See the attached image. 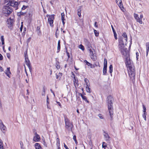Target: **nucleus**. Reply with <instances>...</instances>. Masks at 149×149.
Wrapping results in <instances>:
<instances>
[{
	"mask_svg": "<svg viewBox=\"0 0 149 149\" xmlns=\"http://www.w3.org/2000/svg\"><path fill=\"white\" fill-rule=\"evenodd\" d=\"M130 80L132 81L133 84L135 81V77L136 75V70L134 66L130 67L127 68Z\"/></svg>",
	"mask_w": 149,
	"mask_h": 149,
	"instance_id": "obj_1",
	"label": "nucleus"
},
{
	"mask_svg": "<svg viewBox=\"0 0 149 149\" xmlns=\"http://www.w3.org/2000/svg\"><path fill=\"white\" fill-rule=\"evenodd\" d=\"M112 97L111 96H109L107 97V103L108 106V109L109 111L111 119H113V103L112 102Z\"/></svg>",
	"mask_w": 149,
	"mask_h": 149,
	"instance_id": "obj_2",
	"label": "nucleus"
},
{
	"mask_svg": "<svg viewBox=\"0 0 149 149\" xmlns=\"http://www.w3.org/2000/svg\"><path fill=\"white\" fill-rule=\"evenodd\" d=\"M65 127L68 130H70L72 132V128L73 127V126L72 123H71L66 117H65Z\"/></svg>",
	"mask_w": 149,
	"mask_h": 149,
	"instance_id": "obj_3",
	"label": "nucleus"
},
{
	"mask_svg": "<svg viewBox=\"0 0 149 149\" xmlns=\"http://www.w3.org/2000/svg\"><path fill=\"white\" fill-rule=\"evenodd\" d=\"M24 57L25 59V62L26 63V65L28 67L29 70L31 71V63L29 59L28 55L27 54V50L24 52Z\"/></svg>",
	"mask_w": 149,
	"mask_h": 149,
	"instance_id": "obj_4",
	"label": "nucleus"
},
{
	"mask_svg": "<svg viewBox=\"0 0 149 149\" xmlns=\"http://www.w3.org/2000/svg\"><path fill=\"white\" fill-rule=\"evenodd\" d=\"M7 5L16 8L15 10H17L18 8V3L17 1L14 0H9Z\"/></svg>",
	"mask_w": 149,
	"mask_h": 149,
	"instance_id": "obj_5",
	"label": "nucleus"
},
{
	"mask_svg": "<svg viewBox=\"0 0 149 149\" xmlns=\"http://www.w3.org/2000/svg\"><path fill=\"white\" fill-rule=\"evenodd\" d=\"M3 11L4 13L8 15L10 14L13 11V9L11 7L7 6H5L3 8Z\"/></svg>",
	"mask_w": 149,
	"mask_h": 149,
	"instance_id": "obj_6",
	"label": "nucleus"
},
{
	"mask_svg": "<svg viewBox=\"0 0 149 149\" xmlns=\"http://www.w3.org/2000/svg\"><path fill=\"white\" fill-rule=\"evenodd\" d=\"M7 26L10 30L13 29V26L14 25V19L10 17L7 20Z\"/></svg>",
	"mask_w": 149,
	"mask_h": 149,
	"instance_id": "obj_7",
	"label": "nucleus"
},
{
	"mask_svg": "<svg viewBox=\"0 0 149 149\" xmlns=\"http://www.w3.org/2000/svg\"><path fill=\"white\" fill-rule=\"evenodd\" d=\"M125 63L127 68H130V67L134 66L133 64L131 62V61L130 59V57L125 58Z\"/></svg>",
	"mask_w": 149,
	"mask_h": 149,
	"instance_id": "obj_8",
	"label": "nucleus"
},
{
	"mask_svg": "<svg viewBox=\"0 0 149 149\" xmlns=\"http://www.w3.org/2000/svg\"><path fill=\"white\" fill-rule=\"evenodd\" d=\"M49 16L48 19V22L50 26H53V23L54 22V15H47V17Z\"/></svg>",
	"mask_w": 149,
	"mask_h": 149,
	"instance_id": "obj_9",
	"label": "nucleus"
},
{
	"mask_svg": "<svg viewBox=\"0 0 149 149\" xmlns=\"http://www.w3.org/2000/svg\"><path fill=\"white\" fill-rule=\"evenodd\" d=\"M119 43L120 45H124L127 43V40L126 38H123V37H120L119 39Z\"/></svg>",
	"mask_w": 149,
	"mask_h": 149,
	"instance_id": "obj_10",
	"label": "nucleus"
},
{
	"mask_svg": "<svg viewBox=\"0 0 149 149\" xmlns=\"http://www.w3.org/2000/svg\"><path fill=\"white\" fill-rule=\"evenodd\" d=\"M122 55L125 56V58L130 57L129 52L128 51L127 48L125 49L123 51L121 52Z\"/></svg>",
	"mask_w": 149,
	"mask_h": 149,
	"instance_id": "obj_11",
	"label": "nucleus"
},
{
	"mask_svg": "<svg viewBox=\"0 0 149 149\" xmlns=\"http://www.w3.org/2000/svg\"><path fill=\"white\" fill-rule=\"evenodd\" d=\"M116 1V3L120 7V9L122 11H124V9L121 0H117V1Z\"/></svg>",
	"mask_w": 149,
	"mask_h": 149,
	"instance_id": "obj_12",
	"label": "nucleus"
},
{
	"mask_svg": "<svg viewBox=\"0 0 149 149\" xmlns=\"http://www.w3.org/2000/svg\"><path fill=\"white\" fill-rule=\"evenodd\" d=\"M35 136L33 137V140L35 142H38L40 139V135L38 134L36 132L35 133Z\"/></svg>",
	"mask_w": 149,
	"mask_h": 149,
	"instance_id": "obj_13",
	"label": "nucleus"
},
{
	"mask_svg": "<svg viewBox=\"0 0 149 149\" xmlns=\"http://www.w3.org/2000/svg\"><path fill=\"white\" fill-rule=\"evenodd\" d=\"M84 42L88 48H90L92 47L91 43L86 38H84Z\"/></svg>",
	"mask_w": 149,
	"mask_h": 149,
	"instance_id": "obj_14",
	"label": "nucleus"
},
{
	"mask_svg": "<svg viewBox=\"0 0 149 149\" xmlns=\"http://www.w3.org/2000/svg\"><path fill=\"white\" fill-rule=\"evenodd\" d=\"M134 15L135 18L136 20V22L139 23L140 24H142V23L143 22L142 21V19L139 18L138 14L134 13Z\"/></svg>",
	"mask_w": 149,
	"mask_h": 149,
	"instance_id": "obj_15",
	"label": "nucleus"
},
{
	"mask_svg": "<svg viewBox=\"0 0 149 149\" xmlns=\"http://www.w3.org/2000/svg\"><path fill=\"white\" fill-rule=\"evenodd\" d=\"M107 61L106 60V63L104 64L103 70V73L104 75H106L107 73Z\"/></svg>",
	"mask_w": 149,
	"mask_h": 149,
	"instance_id": "obj_16",
	"label": "nucleus"
},
{
	"mask_svg": "<svg viewBox=\"0 0 149 149\" xmlns=\"http://www.w3.org/2000/svg\"><path fill=\"white\" fill-rule=\"evenodd\" d=\"M10 68L8 67L7 68L6 70H5V73L6 74L7 76L9 78L10 77V74H11V72L10 70Z\"/></svg>",
	"mask_w": 149,
	"mask_h": 149,
	"instance_id": "obj_17",
	"label": "nucleus"
},
{
	"mask_svg": "<svg viewBox=\"0 0 149 149\" xmlns=\"http://www.w3.org/2000/svg\"><path fill=\"white\" fill-rule=\"evenodd\" d=\"M104 133L103 135L105 140L106 141H109V139L110 138V137L108 134L104 131Z\"/></svg>",
	"mask_w": 149,
	"mask_h": 149,
	"instance_id": "obj_18",
	"label": "nucleus"
},
{
	"mask_svg": "<svg viewBox=\"0 0 149 149\" xmlns=\"http://www.w3.org/2000/svg\"><path fill=\"white\" fill-rule=\"evenodd\" d=\"M0 128L1 131H5L6 129V126L2 122L0 123Z\"/></svg>",
	"mask_w": 149,
	"mask_h": 149,
	"instance_id": "obj_19",
	"label": "nucleus"
},
{
	"mask_svg": "<svg viewBox=\"0 0 149 149\" xmlns=\"http://www.w3.org/2000/svg\"><path fill=\"white\" fill-rule=\"evenodd\" d=\"M78 80L77 79V78L76 77H74V80L73 82L74 86L76 87V86H78L79 85V84L78 83Z\"/></svg>",
	"mask_w": 149,
	"mask_h": 149,
	"instance_id": "obj_20",
	"label": "nucleus"
},
{
	"mask_svg": "<svg viewBox=\"0 0 149 149\" xmlns=\"http://www.w3.org/2000/svg\"><path fill=\"white\" fill-rule=\"evenodd\" d=\"M35 147L36 149H42L40 144L38 143H36L35 144Z\"/></svg>",
	"mask_w": 149,
	"mask_h": 149,
	"instance_id": "obj_21",
	"label": "nucleus"
},
{
	"mask_svg": "<svg viewBox=\"0 0 149 149\" xmlns=\"http://www.w3.org/2000/svg\"><path fill=\"white\" fill-rule=\"evenodd\" d=\"M146 56H147L149 50V42L146 43Z\"/></svg>",
	"mask_w": 149,
	"mask_h": 149,
	"instance_id": "obj_22",
	"label": "nucleus"
},
{
	"mask_svg": "<svg viewBox=\"0 0 149 149\" xmlns=\"http://www.w3.org/2000/svg\"><path fill=\"white\" fill-rule=\"evenodd\" d=\"M124 45H120L119 44L118 45V47L119 49L120 50V52H121V51H123L124 49H125V48H124Z\"/></svg>",
	"mask_w": 149,
	"mask_h": 149,
	"instance_id": "obj_23",
	"label": "nucleus"
},
{
	"mask_svg": "<svg viewBox=\"0 0 149 149\" xmlns=\"http://www.w3.org/2000/svg\"><path fill=\"white\" fill-rule=\"evenodd\" d=\"M61 49V45H60V41L59 40L58 42V46H57V53H58L59 52L60 50Z\"/></svg>",
	"mask_w": 149,
	"mask_h": 149,
	"instance_id": "obj_24",
	"label": "nucleus"
},
{
	"mask_svg": "<svg viewBox=\"0 0 149 149\" xmlns=\"http://www.w3.org/2000/svg\"><path fill=\"white\" fill-rule=\"evenodd\" d=\"M90 86H86V89L87 92L91 93V90L90 88Z\"/></svg>",
	"mask_w": 149,
	"mask_h": 149,
	"instance_id": "obj_25",
	"label": "nucleus"
},
{
	"mask_svg": "<svg viewBox=\"0 0 149 149\" xmlns=\"http://www.w3.org/2000/svg\"><path fill=\"white\" fill-rule=\"evenodd\" d=\"M59 62L58 61H57L55 65L56 68H57V69H59L60 68V66L59 65Z\"/></svg>",
	"mask_w": 149,
	"mask_h": 149,
	"instance_id": "obj_26",
	"label": "nucleus"
},
{
	"mask_svg": "<svg viewBox=\"0 0 149 149\" xmlns=\"http://www.w3.org/2000/svg\"><path fill=\"white\" fill-rule=\"evenodd\" d=\"M84 81L86 84V86H90L89 81L87 78H85Z\"/></svg>",
	"mask_w": 149,
	"mask_h": 149,
	"instance_id": "obj_27",
	"label": "nucleus"
},
{
	"mask_svg": "<svg viewBox=\"0 0 149 149\" xmlns=\"http://www.w3.org/2000/svg\"><path fill=\"white\" fill-rule=\"evenodd\" d=\"M26 14L25 12H23L22 11H20L19 12L17 13V15L19 16H21L22 15H24Z\"/></svg>",
	"mask_w": 149,
	"mask_h": 149,
	"instance_id": "obj_28",
	"label": "nucleus"
},
{
	"mask_svg": "<svg viewBox=\"0 0 149 149\" xmlns=\"http://www.w3.org/2000/svg\"><path fill=\"white\" fill-rule=\"evenodd\" d=\"M81 7L80 6L79 8H78L77 9V15L79 16V17H81Z\"/></svg>",
	"mask_w": 149,
	"mask_h": 149,
	"instance_id": "obj_29",
	"label": "nucleus"
},
{
	"mask_svg": "<svg viewBox=\"0 0 149 149\" xmlns=\"http://www.w3.org/2000/svg\"><path fill=\"white\" fill-rule=\"evenodd\" d=\"M91 58L93 61H96L97 59V56L95 55H94V54L91 56Z\"/></svg>",
	"mask_w": 149,
	"mask_h": 149,
	"instance_id": "obj_30",
	"label": "nucleus"
},
{
	"mask_svg": "<svg viewBox=\"0 0 149 149\" xmlns=\"http://www.w3.org/2000/svg\"><path fill=\"white\" fill-rule=\"evenodd\" d=\"M0 148L1 149H3V142L1 139H0Z\"/></svg>",
	"mask_w": 149,
	"mask_h": 149,
	"instance_id": "obj_31",
	"label": "nucleus"
},
{
	"mask_svg": "<svg viewBox=\"0 0 149 149\" xmlns=\"http://www.w3.org/2000/svg\"><path fill=\"white\" fill-rule=\"evenodd\" d=\"M88 66H89L91 68H95L94 65H93V64L89 62L87 65Z\"/></svg>",
	"mask_w": 149,
	"mask_h": 149,
	"instance_id": "obj_32",
	"label": "nucleus"
},
{
	"mask_svg": "<svg viewBox=\"0 0 149 149\" xmlns=\"http://www.w3.org/2000/svg\"><path fill=\"white\" fill-rule=\"evenodd\" d=\"M109 71L110 73H111L113 71V66L112 65H110L109 67Z\"/></svg>",
	"mask_w": 149,
	"mask_h": 149,
	"instance_id": "obj_33",
	"label": "nucleus"
},
{
	"mask_svg": "<svg viewBox=\"0 0 149 149\" xmlns=\"http://www.w3.org/2000/svg\"><path fill=\"white\" fill-rule=\"evenodd\" d=\"M56 145L57 146H60V139L58 138L56 139Z\"/></svg>",
	"mask_w": 149,
	"mask_h": 149,
	"instance_id": "obj_34",
	"label": "nucleus"
},
{
	"mask_svg": "<svg viewBox=\"0 0 149 149\" xmlns=\"http://www.w3.org/2000/svg\"><path fill=\"white\" fill-rule=\"evenodd\" d=\"M94 33L96 36H99V32L96 30H94Z\"/></svg>",
	"mask_w": 149,
	"mask_h": 149,
	"instance_id": "obj_35",
	"label": "nucleus"
},
{
	"mask_svg": "<svg viewBox=\"0 0 149 149\" xmlns=\"http://www.w3.org/2000/svg\"><path fill=\"white\" fill-rule=\"evenodd\" d=\"M61 16L62 20H65V19H64L65 14L63 13H61Z\"/></svg>",
	"mask_w": 149,
	"mask_h": 149,
	"instance_id": "obj_36",
	"label": "nucleus"
},
{
	"mask_svg": "<svg viewBox=\"0 0 149 149\" xmlns=\"http://www.w3.org/2000/svg\"><path fill=\"white\" fill-rule=\"evenodd\" d=\"M122 36L123 37V38H126V39L127 40V36L126 33H123V34Z\"/></svg>",
	"mask_w": 149,
	"mask_h": 149,
	"instance_id": "obj_37",
	"label": "nucleus"
},
{
	"mask_svg": "<svg viewBox=\"0 0 149 149\" xmlns=\"http://www.w3.org/2000/svg\"><path fill=\"white\" fill-rule=\"evenodd\" d=\"M32 16V13H29L26 15V16L29 18H31Z\"/></svg>",
	"mask_w": 149,
	"mask_h": 149,
	"instance_id": "obj_38",
	"label": "nucleus"
},
{
	"mask_svg": "<svg viewBox=\"0 0 149 149\" xmlns=\"http://www.w3.org/2000/svg\"><path fill=\"white\" fill-rule=\"evenodd\" d=\"M147 115V113H144L143 114L142 116L143 118H144V120L145 121L146 120V115Z\"/></svg>",
	"mask_w": 149,
	"mask_h": 149,
	"instance_id": "obj_39",
	"label": "nucleus"
},
{
	"mask_svg": "<svg viewBox=\"0 0 149 149\" xmlns=\"http://www.w3.org/2000/svg\"><path fill=\"white\" fill-rule=\"evenodd\" d=\"M83 97L82 98V99L84 100L86 102H87V103H88L89 102V101H88V100H87V98L86 97V96H84V97Z\"/></svg>",
	"mask_w": 149,
	"mask_h": 149,
	"instance_id": "obj_40",
	"label": "nucleus"
},
{
	"mask_svg": "<svg viewBox=\"0 0 149 149\" xmlns=\"http://www.w3.org/2000/svg\"><path fill=\"white\" fill-rule=\"evenodd\" d=\"M79 48L81 49L82 50H84L85 49L84 47V46L82 45L81 44L79 45Z\"/></svg>",
	"mask_w": 149,
	"mask_h": 149,
	"instance_id": "obj_41",
	"label": "nucleus"
},
{
	"mask_svg": "<svg viewBox=\"0 0 149 149\" xmlns=\"http://www.w3.org/2000/svg\"><path fill=\"white\" fill-rule=\"evenodd\" d=\"M62 74H63L62 73H61V72H59L58 73V76H59V80H60L61 79V77L62 76Z\"/></svg>",
	"mask_w": 149,
	"mask_h": 149,
	"instance_id": "obj_42",
	"label": "nucleus"
},
{
	"mask_svg": "<svg viewBox=\"0 0 149 149\" xmlns=\"http://www.w3.org/2000/svg\"><path fill=\"white\" fill-rule=\"evenodd\" d=\"M143 112L144 113H146V109L145 106L143 104Z\"/></svg>",
	"mask_w": 149,
	"mask_h": 149,
	"instance_id": "obj_43",
	"label": "nucleus"
},
{
	"mask_svg": "<svg viewBox=\"0 0 149 149\" xmlns=\"http://www.w3.org/2000/svg\"><path fill=\"white\" fill-rule=\"evenodd\" d=\"M49 99L48 97V95L47 96V104H49Z\"/></svg>",
	"mask_w": 149,
	"mask_h": 149,
	"instance_id": "obj_44",
	"label": "nucleus"
},
{
	"mask_svg": "<svg viewBox=\"0 0 149 149\" xmlns=\"http://www.w3.org/2000/svg\"><path fill=\"white\" fill-rule=\"evenodd\" d=\"M89 49V52L91 56L92 55H93L94 54L92 50L91 49V48Z\"/></svg>",
	"mask_w": 149,
	"mask_h": 149,
	"instance_id": "obj_45",
	"label": "nucleus"
},
{
	"mask_svg": "<svg viewBox=\"0 0 149 149\" xmlns=\"http://www.w3.org/2000/svg\"><path fill=\"white\" fill-rule=\"evenodd\" d=\"M6 56H7V58H9V59H10V54H9V53H7L6 54Z\"/></svg>",
	"mask_w": 149,
	"mask_h": 149,
	"instance_id": "obj_46",
	"label": "nucleus"
},
{
	"mask_svg": "<svg viewBox=\"0 0 149 149\" xmlns=\"http://www.w3.org/2000/svg\"><path fill=\"white\" fill-rule=\"evenodd\" d=\"M1 42L4 41V39L3 36H2L1 37Z\"/></svg>",
	"mask_w": 149,
	"mask_h": 149,
	"instance_id": "obj_47",
	"label": "nucleus"
},
{
	"mask_svg": "<svg viewBox=\"0 0 149 149\" xmlns=\"http://www.w3.org/2000/svg\"><path fill=\"white\" fill-rule=\"evenodd\" d=\"M113 33V34H114V38H115L116 40L117 39V34H116V32H115Z\"/></svg>",
	"mask_w": 149,
	"mask_h": 149,
	"instance_id": "obj_48",
	"label": "nucleus"
},
{
	"mask_svg": "<svg viewBox=\"0 0 149 149\" xmlns=\"http://www.w3.org/2000/svg\"><path fill=\"white\" fill-rule=\"evenodd\" d=\"M27 7V6L24 5L23 6V7L22 8V10H24L26 9Z\"/></svg>",
	"mask_w": 149,
	"mask_h": 149,
	"instance_id": "obj_49",
	"label": "nucleus"
},
{
	"mask_svg": "<svg viewBox=\"0 0 149 149\" xmlns=\"http://www.w3.org/2000/svg\"><path fill=\"white\" fill-rule=\"evenodd\" d=\"M40 27L38 26L37 27V32H40Z\"/></svg>",
	"mask_w": 149,
	"mask_h": 149,
	"instance_id": "obj_50",
	"label": "nucleus"
},
{
	"mask_svg": "<svg viewBox=\"0 0 149 149\" xmlns=\"http://www.w3.org/2000/svg\"><path fill=\"white\" fill-rule=\"evenodd\" d=\"M31 38H28V39L26 41V42L27 43V44H28L29 42H30V41H31Z\"/></svg>",
	"mask_w": 149,
	"mask_h": 149,
	"instance_id": "obj_51",
	"label": "nucleus"
},
{
	"mask_svg": "<svg viewBox=\"0 0 149 149\" xmlns=\"http://www.w3.org/2000/svg\"><path fill=\"white\" fill-rule=\"evenodd\" d=\"M98 116L100 117V118L101 119H103V117L102 116V114H99L98 115Z\"/></svg>",
	"mask_w": 149,
	"mask_h": 149,
	"instance_id": "obj_52",
	"label": "nucleus"
},
{
	"mask_svg": "<svg viewBox=\"0 0 149 149\" xmlns=\"http://www.w3.org/2000/svg\"><path fill=\"white\" fill-rule=\"evenodd\" d=\"M56 103H57V104L61 108H62V106L61 105V103L58 102L56 101Z\"/></svg>",
	"mask_w": 149,
	"mask_h": 149,
	"instance_id": "obj_53",
	"label": "nucleus"
},
{
	"mask_svg": "<svg viewBox=\"0 0 149 149\" xmlns=\"http://www.w3.org/2000/svg\"><path fill=\"white\" fill-rule=\"evenodd\" d=\"M23 28V24H21V26H20V31L21 32L22 31V30Z\"/></svg>",
	"mask_w": 149,
	"mask_h": 149,
	"instance_id": "obj_54",
	"label": "nucleus"
},
{
	"mask_svg": "<svg viewBox=\"0 0 149 149\" xmlns=\"http://www.w3.org/2000/svg\"><path fill=\"white\" fill-rule=\"evenodd\" d=\"M47 88H46L45 86H44L43 88V91L45 92V91L46 90Z\"/></svg>",
	"mask_w": 149,
	"mask_h": 149,
	"instance_id": "obj_55",
	"label": "nucleus"
},
{
	"mask_svg": "<svg viewBox=\"0 0 149 149\" xmlns=\"http://www.w3.org/2000/svg\"><path fill=\"white\" fill-rule=\"evenodd\" d=\"M3 58V57L2 55L0 53V60H2Z\"/></svg>",
	"mask_w": 149,
	"mask_h": 149,
	"instance_id": "obj_56",
	"label": "nucleus"
},
{
	"mask_svg": "<svg viewBox=\"0 0 149 149\" xmlns=\"http://www.w3.org/2000/svg\"><path fill=\"white\" fill-rule=\"evenodd\" d=\"M73 140H74V141H77V139H76V136L74 135L73 136Z\"/></svg>",
	"mask_w": 149,
	"mask_h": 149,
	"instance_id": "obj_57",
	"label": "nucleus"
},
{
	"mask_svg": "<svg viewBox=\"0 0 149 149\" xmlns=\"http://www.w3.org/2000/svg\"><path fill=\"white\" fill-rule=\"evenodd\" d=\"M111 28L112 29L113 31V33H114L115 32H116L115 30L114 29V28H113V26L112 25H111Z\"/></svg>",
	"mask_w": 149,
	"mask_h": 149,
	"instance_id": "obj_58",
	"label": "nucleus"
},
{
	"mask_svg": "<svg viewBox=\"0 0 149 149\" xmlns=\"http://www.w3.org/2000/svg\"><path fill=\"white\" fill-rule=\"evenodd\" d=\"M64 146L65 149H69L67 146L64 143Z\"/></svg>",
	"mask_w": 149,
	"mask_h": 149,
	"instance_id": "obj_59",
	"label": "nucleus"
},
{
	"mask_svg": "<svg viewBox=\"0 0 149 149\" xmlns=\"http://www.w3.org/2000/svg\"><path fill=\"white\" fill-rule=\"evenodd\" d=\"M84 62L86 63V65H87V64L89 63L86 60H84Z\"/></svg>",
	"mask_w": 149,
	"mask_h": 149,
	"instance_id": "obj_60",
	"label": "nucleus"
},
{
	"mask_svg": "<svg viewBox=\"0 0 149 149\" xmlns=\"http://www.w3.org/2000/svg\"><path fill=\"white\" fill-rule=\"evenodd\" d=\"M95 27H97H97H98V25L97 24V22H95Z\"/></svg>",
	"mask_w": 149,
	"mask_h": 149,
	"instance_id": "obj_61",
	"label": "nucleus"
},
{
	"mask_svg": "<svg viewBox=\"0 0 149 149\" xmlns=\"http://www.w3.org/2000/svg\"><path fill=\"white\" fill-rule=\"evenodd\" d=\"M26 31V28L25 27H24V32H23V34L25 35V31Z\"/></svg>",
	"mask_w": 149,
	"mask_h": 149,
	"instance_id": "obj_62",
	"label": "nucleus"
},
{
	"mask_svg": "<svg viewBox=\"0 0 149 149\" xmlns=\"http://www.w3.org/2000/svg\"><path fill=\"white\" fill-rule=\"evenodd\" d=\"M50 3L52 5H53L54 4V1L53 0L51 1H50Z\"/></svg>",
	"mask_w": 149,
	"mask_h": 149,
	"instance_id": "obj_63",
	"label": "nucleus"
},
{
	"mask_svg": "<svg viewBox=\"0 0 149 149\" xmlns=\"http://www.w3.org/2000/svg\"><path fill=\"white\" fill-rule=\"evenodd\" d=\"M20 146H21V147H23V143H22V141H20Z\"/></svg>",
	"mask_w": 149,
	"mask_h": 149,
	"instance_id": "obj_64",
	"label": "nucleus"
}]
</instances>
